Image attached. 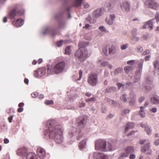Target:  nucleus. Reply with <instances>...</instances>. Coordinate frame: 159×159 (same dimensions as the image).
Returning <instances> with one entry per match:
<instances>
[{
	"instance_id": "nucleus-1",
	"label": "nucleus",
	"mask_w": 159,
	"mask_h": 159,
	"mask_svg": "<svg viewBox=\"0 0 159 159\" xmlns=\"http://www.w3.org/2000/svg\"><path fill=\"white\" fill-rule=\"evenodd\" d=\"M55 122L53 120L48 121L47 125L48 129L44 130L43 137L47 139L54 138L57 143H61L62 142L63 130L60 126H54Z\"/></svg>"
},
{
	"instance_id": "nucleus-2",
	"label": "nucleus",
	"mask_w": 159,
	"mask_h": 159,
	"mask_svg": "<svg viewBox=\"0 0 159 159\" xmlns=\"http://www.w3.org/2000/svg\"><path fill=\"white\" fill-rule=\"evenodd\" d=\"M88 44L83 42H80L79 44V49L76 52L75 56L80 61H83L90 55V54H88L87 50L85 48Z\"/></svg>"
},
{
	"instance_id": "nucleus-3",
	"label": "nucleus",
	"mask_w": 159,
	"mask_h": 159,
	"mask_svg": "<svg viewBox=\"0 0 159 159\" xmlns=\"http://www.w3.org/2000/svg\"><path fill=\"white\" fill-rule=\"evenodd\" d=\"M65 66V62L61 61L56 63L53 67L48 66L47 73L48 75L59 74L63 71Z\"/></svg>"
},
{
	"instance_id": "nucleus-4",
	"label": "nucleus",
	"mask_w": 159,
	"mask_h": 159,
	"mask_svg": "<svg viewBox=\"0 0 159 159\" xmlns=\"http://www.w3.org/2000/svg\"><path fill=\"white\" fill-rule=\"evenodd\" d=\"M106 143L105 140L99 139L97 140L95 142V148L96 150L105 151Z\"/></svg>"
},
{
	"instance_id": "nucleus-5",
	"label": "nucleus",
	"mask_w": 159,
	"mask_h": 159,
	"mask_svg": "<svg viewBox=\"0 0 159 159\" xmlns=\"http://www.w3.org/2000/svg\"><path fill=\"white\" fill-rule=\"evenodd\" d=\"M24 13V11L23 9L18 10L16 8H14L10 11L9 16L11 19H13L15 17L20 16L23 15Z\"/></svg>"
},
{
	"instance_id": "nucleus-6",
	"label": "nucleus",
	"mask_w": 159,
	"mask_h": 159,
	"mask_svg": "<svg viewBox=\"0 0 159 159\" xmlns=\"http://www.w3.org/2000/svg\"><path fill=\"white\" fill-rule=\"evenodd\" d=\"M88 82L91 85L94 86L98 83V76L96 74L91 73L89 74L88 77Z\"/></svg>"
},
{
	"instance_id": "nucleus-7",
	"label": "nucleus",
	"mask_w": 159,
	"mask_h": 159,
	"mask_svg": "<svg viewBox=\"0 0 159 159\" xmlns=\"http://www.w3.org/2000/svg\"><path fill=\"white\" fill-rule=\"evenodd\" d=\"M124 151L125 152L123 153L121 155L123 157H127L130 153L133 152L134 149L132 146H128L125 148Z\"/></svg>"
},
{
	"instance_id": "nucleus-8",
	"label": "nucleus",
	"mask_w": 159,
	"mask_h": 159,
	"mask_svg": "<svg viewBox=\"0 0 159 159\" xmlns=\"http://www.w3.org/2000/svg\"><path fill=\"white\" fill-rule=\"evenodd\" d=\"M146 4L150 8L154 9L157 10L158 8L157 3L155 2L153 0H147Z\"/></svg>"
},
{
	"instance_id": "nucleus-9",
	"label": "nucleus",
	"mask_w": 159,
	"mask_h": 159,
	"mask_svg": "<svg viewBox=\"0 0 159 159\" xmlns=\"http://www.w3.org/2000/svg\"><path fill=\"white\" fill-rule=\"evenodd\" d=\"M121 9L122 10L126 12H128L130 10V5L129 2H124L120 5Z\"/></svg>"
},
{
	"instance_id": "nucleus-10",
	"label": "nucleus",
	"mask_w": 159,
	"mask_h": 159,
	"mask_svg": "<svg viewBox=\"0 0 159 159\" xmlns=\"http://www.w3.org/2000/svg\"><path fill=\"white\" fill-rule=\"evenodd\" d=\"M150 143L149 142H147L144 145L141 147V149L142 152H145L147 151H149V154L151 153L152 152L150 149Z\"/></svg>"
},
{
	"instance_id": "nucleus-11",
	"label": "nucleus",
	"mask_w": 159,
	"mask_h": 159,
	"mask_svg": "<svg viewBox=\"0 0 159 159\" xmlns=\"http://www.w3.org/2000/svg\"><path fill=\"white\" fill-rule=\"evenodd\" d=\"M24 23V20L20 18L15 20L12 22L13 25L16 27H20L22 26Z\"/></svg>"
},
{
	"instance_id": "nucleus-12",
	"label": "nucleus",
	"mask_w": 159,
	"mask_h": 159,
	"mask_svg": "<svg viewBox=\"0 0 159 159\" xmlns=\"http://www.w3.org/2000/svg\"><path fill=\"white\" fill-rule=\"evenodd\" d=\"M37 155L40 158H44L45 156V152L44 150L41 148H38L36 151Z\"/></svg>"
},
{
	"instance_id": "nucleus-13",
	"label": "nucleus",
	"mask_w": 159,
	"mask_h": 159,
	"mask_svg": "<svg viewBox=\"0 0 159 159\" xmlns=\"http://www.w3.org/2000/svg\"><path fill=\"white\" fill-rule=\"evenodd\" d=\"M94 155L96 159H108V157L106 155L102 153L95 152Z\"/></svg>"
},
{
	"instance_id": "nucleus-14",
	"label": "nucleus",
	"mask_w": 159,
	"mask_h": 159,
	"mask_svg": "<svg viewBox=\"0 0 159 159\" xmlns=\"http://www.w3.org/2000/svg\"><path fill=\"white\" fill-rule=\"evenodd\" d=\"M103 13V11L102 8L98 9L95 10L93 13L94 17H98L101 16Z\"/></svg>"
},
{
	"instance_id": "nucleus-15",
	"label": "nucleus",
	"mask_w": 159,
	"mask_h": 159,
	"mask_svg": "<svg viewBox=\"0 0 159 159\" xmlns=\"http://www.w3.org/2000/svg\"><path fill=\"white\" fill-rule=\"evenodd\" d=\"M27 152V149L25 148H19L17 151V154L18 156L24 155Z\"/></svg>"
},
{
	"instance_id": "nucleus-16",
	"label": "nucleus",
	"mask_w": 159,
	"mask_h": 159,
	"mask_svg": "<svg viewBox=\"0 0 159 159\" xmlns=\"http://www.w3.org/2000/svg\"><path fill=\"white\" fill-rule=\"evenodd\" d=\"M153 20H151L147 22L143 26L142 28L143 29H145L146 28H150V30H152L153 28V24L152 21Z\"/></svg>"
},
{
	"instance_id": "nucleus-17",
	"label": "nucleus",
	"mask_w": 159,
	"mask_h": 159,
	"mask_svg": "<svg viewBox=\"0 0 159 159\" xmlns=\"http://www.w3.org/2000/svg\"><path fill=\"white\" fill-rule=\"evenodd\" d=\"M129 103L130 105H134L135 102V94L132 93L130 94L129 98Z\"/></svg>"
},
{
	"instance_id": "nucleus-18",
	"label": "nucleus",
	"mask_w": 159,
	"mask_h": 159,
	"mask_svg": "<svg viewBox=\"0 0 159 159\" xmlns=\"http://www.w3.org/2000/svg\"><path fill=\"white\" fill-rule=\"evenodd\" d=\"M137 32V30L134 29L132 31V36L131 37V39L133 41H134L133 42V43H134L136 42H137L139 40V38L137 37H136L135 35V34Z\"/></svg>"
},
{
	"instance_id": "nucleus-19",
	"label": "nucleus",
	"mask_w": 159,
	"mask_h": 159,
	"mask_svg": "<svg viewBox=\"0 0 159 159\" xmlns=\"http://www.w3.org/2000/svg\"><path fill=\"white\" fill-rule=\"evenodd\" d=\"M115 18V15L114 14L111 15L110 16L109 19L107 18L105 21L109 25H111L113 23V21Z\"/></svg>"
},
{
	"instance_id": "nucleus-20",
	"label": "nucleus",
	"mask_w": 159,
	"mask_h": 159,
	"mask_svg": "<svg viewBox=\"0 0 159 159\" xmlns=\"http://www.w3.org/2000/svg\"><path fill=\"white\" fill-rule=\"evenodd\" d=\"M134 124L131 122L128 123L126 125V126L125 130V132H126L128 130L133 128L134 127Z\"/></svg>"
},
{
	"instance_id": "nucleus-21",
	"label": "nucleus",
	"mask_w": 159,
	"mask_h": 159,
	"mask_svg": "<svg viewBox=\"0 0 159 159\" xmlns=\"http://www.w3.org/2000/svg\"><path fill=\"white\" fill-rule=\"evenodd\" d=\"M26 159H37L36 156L34 153L30 152L27 154Z\"/></svg>"
},
{
	"instance_id": "nucleus-22",
	"label": "nucleus",
	"mask_w": 159,
	"mask_h": 159,
	"mask_svg": "<svg viewBox=\"0 0 159 159\" xmlns=\"http://www.w3.org/2000/svg\"><path fill=\"white\" fill-rule=\"evenodd\" d=\"M141 126L143 128H145V130L146 131L147 134H149L151 133V130L148 126L143 124H141Z\"/></svg>"
},
{
	"instance_id": "nucleus-23",
	"label": "nucleus",
	"mask_w": 159,
	"mask_h": 159,
	"mask_svg": "<svg viewBox=\"0 0 159 159\" xmlns=\"http://www.w3.org/2000/svg\"><path fill=\"white\" fill-rule=\"evenodd\" d=\"M152 102L154 104L159 103V98L158 96L153 97L151 98Z\"/></svg>"
},
{
	"instance_id": "nucleus-24",
	"label": "nucleus",
	"mask_w": 159,
	"mask_h": 159,
	"mask_svg": "<svg viewBox=\"0 0 159 159\" xmlns=\"http://www.w3.org/2000/svg\"><path fill=\"white\" fill-rule=\"evenodd\" d=\"M39 71L40 76H43L46 73V68H41L39 70Z\"/></svg>"
},
{
	"instance_id": "nucleus-25",
	"label": "nucleus",
	"mask_w": 159,
	"mask_h": 159,
	"mask_svg": "<svg viewBox=\"0 0 159 159\" xmlns=\"http://www.w3.org/2000/svg\"><path fill=\"white\" fill-rule=\"evenodd\" d=\"M82 1L83 0H75L74 3V6L75 7L81 6Z\"/></svg>"
},
{
	"instance_id": "nucleus-26",
	"label": "nucleus",
	"mask_w": 159,
	"mask_h": 159,
	"mask_svg": "<svg viewBox=\"0 0 159 159\" xmlns=\"http://www.w3.org/2000/svg\"><path fill=\"white\" fill-rule=\"evenodd\" d=\"M116 88L113 87H108L106 90V91L107 93L113 92L116 91Z\"/></svg>"
},
{
	"instance_id": "nucleus-27",
	"label": "nucleus",
	"mask_w": 159,
	"mask_h": 159,
	"mask_svg": "<svg viewBox=\"0 0 159 159\" xmlns=\"http://www.w3.org/2000/svg\"><path fill=\"white\" fill-rule=\"evenodd\" d=\"M144 108V107L143 106H141L140 108V111L139 112V114L141 117H144L145 116V112L143 110Z\"/></svg>"
},
{
	"instance_id": "nucleus-28",
	"label": "nucleus",
	"mask_w": 159,
	"mask_h": 159,
	"mask_svg": "<svg viewBox=\"0 0 159 159\" xmlns=\"http://www.w3.org/2000/svg\"><path fill=\"white\" fill-rule=\"evenodd\" d=\"M116 52V49L114 47L112 46L110 48H109V54H113L115 53Z\"/></svg>"
},
{
	"instance_id": "nucleus-29",
	"label": "nucleus",
	"mask_w": 159,
	"mask_h": 159,
	"mask_svg": "<svg viewBox=\"0 0 159 159\" xmlns=\"http://www.w3.org/2000/svg\"><path fill=\"white\" fill-rule=\"evenodd\" d=\"M132 66H127L125 67L124 70L126 73H128L132 70Z\"/></svg>"
},
{
	"instance_id": "nucleus-30",
	"label": "nucleus",
	"mask_w": 159,
	"mask_h": 159,
	"mask_svg": "<svg viewBox=\"0 0 159 159\" xmlns=\"http://www.w3.org/2000/svg\"><path fill=\"white\" fill-rule=\"evenodd\" d=\"M86 143L85 140H82L79 143V147L80 148H82L84 147Z\"/></svg>"
},
{
	"instance_id": "nucleus-31",
	"label": "nucleus",
	"mask_w": 159,
	"mask_h": 159,
	"mask_svg": "<svg viewBox=\"0 0 159 159\" xmlns=\"http://www.w3.org/2000/svg\"><path fill=\"white\" fill-rule=\"evenodd\" d=\"M84 119H83L82 120H81L80 122H79V119H78L77 120V122H78V123H79L78 126H79V128L80 127H83L84 126Z\"/></svg>"
},
{
	"instance_id": "nucleus-32",
	"label": "nucleus",
	"mask_w": 159,
	"mask_h": 159,
	"mask_svg": "<svg viewBox=\"0 0 159 159\" xmlns=\"http://www.w3.org/2000/svg\"><path fill=\"white\" fill-rule=\"evenodd\" d=\"M123 70L121 68H118L116 69L114 71V73L115 75H116L118 73H121Z\"/></svg>"
},
{
	"instance_id": "nucleus-33",
	"label": "nucleus",
	"mask_w": 159,
	"mask_h": 159,
	"mask_svg": "<svg viewBox=\"0 0 159 159\" xmlns=\"http://www.w3.org/2000/svg\"><path fill=\"white\" fill-rule=\"evenodd\" d=\"M70 47H67L65 49V53L66 54L70 55L71 53V50H70Z\"/></svg>"
},
{
	"instance_id": "nucleus-34",
	"label": "nucleus",
	"mask_w": 159,
	"mask_h": 159,
	"mask_svg": "<svg viewBox=\"0 0 159 159\" xmlns=\"http://www.w3.org/2000/svg\"><path fill=\"white\" fill-rule=\"evenodd\" d=\"M66 42V41L63 40H61L57 42V44L58 47L60 46L63 44H65Z\"/></svg>"
},
{
	"instance_id": "nucleus-35",
	"label": "nucleus",
	"mask_w": 159,
	"mask_h": 159,
	"mask_svg": "<svg viewBox=\"0 0 159 159\" xmlns=\"http://www.w3.org/2000/svg\"><path fill=\"white\" fill-rule=\"evenodd\" d=\"M114 150V149L112 148V146L111 144L110 143H108L107 145V150H106L105 151H110Z\"/></svg>"
},
{
	"instance_id": "nucleus-36",
	"label": "nucleus",
	"mask_w": 159,
	"mask_h": 159,
	"mask_svg": "<svg viewBox=\"0 0 159 159\" xmlns=\"http://www.w3.org/2000/svg\"><path fill=\"white\" fill-rule=\"evenodd\" d=\"M159 62L157 61H156L153 62V65L154 68H157L159 69V67L158 66Z\"/></svg>"
},
{
	"instance_id": "nucleus-37",
	"label": "nucleus",
	"mask_w": 159,
	"mask_h": 159,
	"mask_svg": "<svg viewBox=\"0 0 159 159\" xmlns=\"http://www.w3.org/2000/svg\"><path fill=\"white\" fill-rule=\"evenodd\" d=\"M120 99L122 101H123L124 102H126L127 101V99L126 95L125 94H123L122 97H120Z\"/></svg>"
},
{
	"instance_id": "nucleus-38",
	"label": "nucleus",
	"mask_w": 159,
	"mask_h": 159,
	"mask_svg": "<svg viewBox=\"0 0 159 159\" xmlns=\"http://www.w3.org/2000/svg\"><path fill=\"white\" fill-rule=\"evenodd\" d=\"M95 101V98L94 97H93L90 98L86 99L85 100V101L87 102H89L90 101L94 102V101Z\"/></svg>"
},
{
	"instance_id": "nucleus-39",
	"label": "nucleus",
	"mask_w": 159,
	"mask_h": 159,
	"mask_svg": "<svg viewBox=\"0 0 159 159\" xmlns=\"http://www.w3.org/2000/svg\"><path fill=\"white\" fill-rule=\"evenodd\" d=\"M82 74H83V72L81 70H79V77L78 79H76L75 80L76 81L77 80H80L82 77Z\"/></svg>"
},
{
	"instance_id": "nucleus-40",
	"label": "nucleus",
	"mask_w": 159,
	"mask_h": 159,
	"mask_svg": "<svg viewBox=\"0 0 159 159\" xmlns=\"http://www.w3.org/2000/svg\"><path fill=\"white\" fill-rule=\"evenodd\" d=\"M45 103L46 105H50V104H53L54 102L52 100H46Z\"/></svg>"
},
{
	"instance_id": "nucleus-41",
	"label": "nucleus",
	"mask_w": 159,
	"mask_h": 159,
	"mask_svg": "<svg viewBox=\"0 0 159 159\" xmlns=\"http://www.w3.org/2000/svg\"><path fill=\"white\" fill-rule=\"evenodd\" d=\"M34 75L36 77H38L39 76H40V75L39 73V70H35L34 72Z\"/></svg>"
},
{
	"instance_id": "nucleus-42",
	"label": "nucleus",
	"mask_w": 159,
	"mask_h": 159,
	"mask_svg": "<svg viewBox=\"0 0 159 159\" xmlns=\"http://www.w3.org/2000/svg\"><path fill=\"white\" fill-rule=\"evenodd\" d=\"M98 29L101 31H104L105 32H107L105 27L103 26H100L99 27Z\"/></svg>"
},
{
	"instance_id": "nucleus-43",
	"label": "nucleus",
	"mask_w": 159,
	"mask_h": 159,
	"mask_svg": "<svg viewBox=\"0 0 159 159\" xmlns=\"http://www.w3.org/2000/svg\"><path fill=\"white\" fill-rule=\"evenodd\" d=\"M129 110L128 109H125L123 110L121 113L122 115H124L126 113H128L129 112Z\"/></svg>"
},
{
	"instance_id": "nucleus-44",
	"label": "nucleus",
	"mask_w": 159,
	"mask_h": 159,
	"mask_svg": "<svg viewBox=\"0 0 159 159\" xmlns=\"http://www.w3.org/2000/svg\"><path fill=\"white\" fill-rule=\"evenodd\" d=\"M141 61L139 64V67L141 69H142L143 64V60H141Z\"/></svg>"
},
{
	"instance_id": "nucleus-45",
	"label": "nucleus",
	"mask_w": 159,
	"mask_h": 159,
	"mask_svg": "<svg viewBox=\"0 0 159 159\" xmlns=\"http://www.w3.org/2000/svg\"><path fill=\"white\" fill-rule=\"evenodd\" d=\"M128 46V45L126 44L125 45H123L121 46L120 48L121 50H124Z\"/></svg>"
},
{
	"instance_id": "nucleus-46",
	"label": "nucleus",
	"mask_w": 159,
	"mask_h": 159,
	"mask_svg": "<svg viewBox=\"0 0 159 159\" xmlns=\"http://www.w3.org/2000/svg\"><path fill=\"white\" fill-rule=\"evenodd\" d=\"M155 19H156L157 22H159V13H156L155 16Z\"/></svg>"
},
{
	"instance_id": "nucleus-47",
	"label": "nucleus",
	"mask_w": 159,
	"mask_h": 159,
	"mask_svg": "<svg viewBox=\"0 0 159 159\" xmlns=\"http://www.w3.org/2000/svg\"><path fill=\"white\" fill-rule=\"evenodd\" d=\"M31 95L33 98H35L38 96V94L37 93H33L31 94Z\"/></svg>"
},
{
	"instance_id": "nucleus-48",
	"label": "nucleus",
	"mask_w": 159,
	"mask_h": 159,
	"mask_svg": "<svg viewBox=\"0 0 159 159\" xmlns=\"http://www.w3.org/2000/svg\"><path fill=\"white\" fill-rule=\"evenodd\" d=\"M134 60H131L127 62V64L130 65H132L134 64Z\"/></svg>"
},
{
	"instance_id": "nucleus-49",
	"label": "nucleus",
	"mask_w": 159,
	"mask_h": 159,
	"mask_svg": "<svg viewBox=\"0 0 159 159\" xmlns=\"http://www.w3.org/2000/svg\"><path fill=\"white\" fill-rule=\"evenodd\" d=\"M150 51L148 49H147L145 51L143 52V55H145L149 53Z\"/></svg>"
},
{
	"instance_id": "nucleus-50",
	"label": "nucleus",
	"mask_w": 159,
	"mask_h": 159,
	"mask_svg": "<svg viewBox=\"0 0 159 159\" xmlns=\"http://www.w3.org/2000/svg\"><path fill=\"white\" fill-rule=\"evenodd\" d=\"M102 51L104 54L105 55H107V48H103Z\"/></svg>"
},
{
	"instance_id": "nucleus-51",
	"label": "nucleus",
	"mask_w": 159,
	"mask_h": 159,
	"mask_svg": "<svg viewBox=\"0 0 159 159\" xmlns=\"http://www.w3.org/2000/svg\"><path fill=\"white\" fill-rule=\"evenodd\" d=\"M154 144L155 146H158L159 145V139H158L155 140L154 142Z\"/></svg>"
},
{
	"instance_id": "nucleus-52",
	"label": "nucleus",
	"mask_w": 159,
	"mask_h": 159,
	"mask_svg": "<svg viewBox=\"0 0 159 159\" xmlns=\"http://www.w3.org/2000/svg\"><path fill=\"white\" fill-rule=\"evenodd\" d=\"M85 105V103L84 102H79V106L80 107H83Z\"/></svg>"
},
{
	"instance_id": "nucleus-53",
	"label": "nucleus",
	"mask_w": 159,
	"mask_h": 159,
	"mask_svg": "<svg viewBox=\"0 0 159 159\" xmlns=\"http://www.w3.org/2000/svg\"><path fill=\"white\" fill-rule=\"evenodd\" d=\"M147 140H141L139 141V143L140 144H143L145 143L146 142Z\"/></svg>"
},
{
	"instance_id": "nucleus-54",
	"label": "nucleus",
	"mask_w": 159,
	"mask_h": 159,
	"mask_svg": "<svg viewBox=\"0 0 159 159\" xmlns=\"http://www.w3.org/2000/svg\"><path fill=\"white\" fill-rule=\"evenodd\" d=\"M137 50L138 52H141L143 51V48L142 47L139 46L137 48Z\"/></svg>"
},
{
	"instance_id": "nucleus-55",
	"label": "nucleus",
	"mask_w": 159,
	"mask_h": 159,
	"mask_svg": "<svg viewBox=\"0 0 159 159\" xmlns=\"http://www.w3.org/2000/svg\"><path fill=\"white\" fill-rule=\"evenodd\" d=\"M13 118V116H10L8 118V120L10 123H11L12 122V120Z\"/></svg>"
},
{
	"instance_id": "nucleus-56",
	"label": "nucleus",
	"mask_w": 159,
	"mask_h": 159,
	"mask_svg": "<svg viewBox=\"0 0 159 159\" xmlns=\"http://www.w3.org/2000/svg\"><path fill=\"white\" fill-rule=\"evenodd\" d=\"M107 65H108L107 62H104L101 63V66H105Z\"/></svg>"
},
{
	"instance_id": "nucleus-57",
	"label": "nucleus",
	"mask_w": 159,
	"mask_h": 159,
	"mask_svg": "<svg viewBox=\"0 0 159 159\" xmlns=\"http://www.w3.org/2000/svg\"><path fill=\"white\" fill-rule=\"evenodd\" d=\"M150 111L152 112L155 113L157 111V109L156 108H153L151 109Z\"/></svg>"
},
{
	"instance_id": "nucleus-58",
	"label": "nucleus",
	"mask_w": 159,
	"mask_h": 159,
	"mask_svg": "<svg viewBox=\"0 0 159 159\" xmlns=\"http://www.w3.org/2000/svg\"><path fill=\"white\" fill-rule=\"evenodd\" d=\"M144 99V98L143 97H140L139 100V102L140 103Z\"/></svg>"
},
{
	"instance_id": "nucleus-59",
	"label": "nucleus",
	"mask_w": 159,
	"mask_h": 159,
	"mask_svg": "<svg viewBox=\"0 0 159 159\" xmlns=\"http://www.w3.org/2000/svg\"><path fill=\"white\" fill-rule=\"evenodd\" d=\"M150 57V55L147 56L145 57V61H148L149 60Z\"/></svg>"
},
{
	"instance_id": "nucleus-60",
	"label": "nucleus",
	"mask_w": 159,
	"mask_h": 159,
	"mask_svg": "<svg viewBox=\"0 0 159 159\" xmlns=\"http://www.w3.org/2000/svg\"><path fill=\"white\" fill-rule=\"evenodd\" d=\"M23 108L20 107L18 109L17 111L18 112H21L23 111Z\"/></svg>"
},
{
	"instance_id": "nucleus-61",
	"label": "nucleus",
	"mask_w": 159,
	"mask_h": 159,
	"mask_svg": "<svg viewBox=\"0 0 159 159\" xmlns=\"http://www.w3.org/2000/svg\"><path fill=\"white\" fill-rule=\"evenodd\" d=\"M84 8H87L89 7V5L87 3L84 4Z\"/></svg>"
},
{
	"instance_id": "nucleus-62",
	"label": "nucleus",
	"mask_w": 159,
	"mask_h": 159,
	"mask_svg": "<svg viewBox=\"0 0 159 159\" xmlns=\"http://www.w3.org/2000/svg\"><path fill=\"white\" fill-rule=\"evenodd\" d=\"M117 86H118V89H120V88L121 87H122L123 85L121 83H117Z\"/></svg>"
},
{
	"instance_id": "nucleus-63",
	"label": "nucleus",
	"mask_w": 159,
	"mask_h": 159,
	"mask_svg": "<svg viewBox=\"0 0 159 159\" xmlns=\"http://www.w3.org/2000/svg\"><path fill=\"white\" fill-rule=\"evenodd\" d=\"M24 103L21 102V103H19V104L18 105V107H19L22 108V107H23V106H24Z\"/></svg>"
},
{
	"instance_id": "nucleus-64",
	"label": "nucleus",
	"mask_w": 159,
	"mask_h": 159,
	"mask_svg": "<svg viewBox=\"0 0 159 159\" xmlns=\"http://www.w3.org/2000/svg\"><path fill=\"white\" fill-rule=\"evenodd\" d=\"M90 27V25L89 24H86L84 27H83V28L85 29H88Z\"/></svg>"
}]
</instances>
